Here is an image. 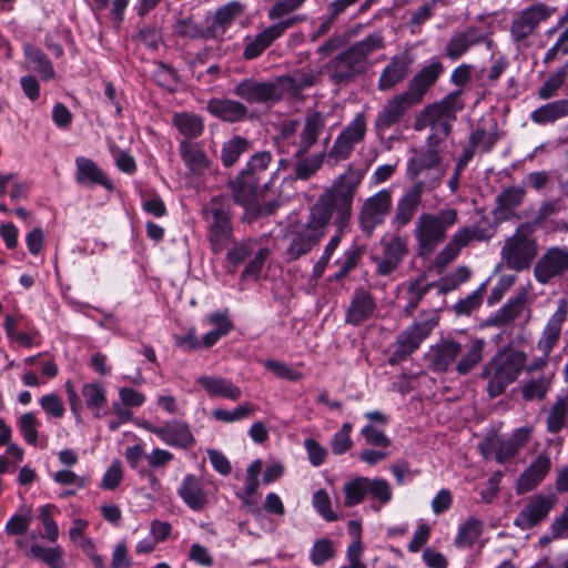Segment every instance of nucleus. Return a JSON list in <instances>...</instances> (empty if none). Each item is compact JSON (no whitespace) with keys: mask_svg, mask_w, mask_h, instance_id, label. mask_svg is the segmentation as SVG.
<instances>
[{"mask_svg":"<svg viewBox=\"0 0 568 568\" xmlns=\"http://www.w3.org/2000/svg\"><path fill=\"white\" fill-rule=\"evenodd\" d=\"M364 178L361 169L348 166L332 185L322 193L311 207L307 222L290 229L284 235L287 242L284 251L286 262H294L307 255L326 234V227L333 221L336 229L345 231L349 225L353 202Z\"/></svg>","mask_w":568,"mask_h":568,"instance_id":"f257e3e1","label":"nucleus"},{"mask_svg":"<svg viewBox=\"0 0 568 568\" xmlns=\"http://www.w3.org/2000/svg\"><path fill=\"white\" fill-rule=\"evenodd\" d=\"M485 341L476 338L463 346L454 339H444L429 347L428 367L435 373L455 372L466 376L484 359Z\"/></svg>","mask_w":568,"mask_h":568,"instance_id":"f03ea898","label":"nucleus"},{"mask_svg":"<svg viewBox=\"0 0 568 568\" xmlns=\"http://www.w3.org/2000/svg\"><path fill=\"white\" fill-rule=\"evenodd\" d=\"M272 161L268 151L257 152L251 156L245 168L230 182L235 203L246 206L253 203L270 187L271 179H266Z\"/></svg>","mask_w":568,"mask_h":568,"instance_id":"7ed1b4c3","label":"nucleus"},{"mask_svg":"<svg viewBox=\"0 0 568 568\" xmlns=\"http://www.w3.org/2000/svg\"><path fill=\"white\" fill-rule=\"evenodd\" d=\"M527 355L521 351L503 349L497 352L481 368L479 377L487 381L486 392L489 398L504 394L520 375Z\"/></svg>","mask_w":568,"mask_h":568,"instance_id":"20e7f679","label":"nucleus"},{"mask_svg":"<svg viewBox=\"0 0 568 568\" xmlns=\"http://www.w3.org/2000/svg\"><path fill=\"white\" fill-rule=\"evenodd\" d=\"M457 221L458 211L454 207H446L434 213H420L413 230L418 255L428 256L434 253L445 241L448 230Z\"/></svg>","mask_w":568,"mask_h":568,"instance_id":"39448f33","label":"nucleus"},{"mask_svg":"<svg viewBox=\"0 0 568 568\" xmlns=\"http://www.w3.org/2000/svg\"><path fill=\"white\" fill-rule=\"evenodd\" d=\"M463 89H457L446 94L440 101L426 106L415 122V130L422 131L429 128L433 136L444 140L450 132V123L456 120V114L465 106Z\"/></svg>","mask_w":568,"mask_h":568,"instance_id":"423d86ee","label":"nucleus"},{"mask_svg":"<svg viewBox=\"0 0 568 568\" xmlns=\"http://www.w3.org/2000/svg\"><path fill=\"white\" fill-rule=\"evenodd\" d=\"M207 227V240L214 254L222 253L233 241L231 202L223 195L212 197L202 207Z\"/></svg>","mask_w":568,"mask_h":568,"instance_id":"0eeeda50","label":"nucleus"},{"mask_svg":"<svg viewBox=\"0 0 568 568\" xmlns=\"http://www.w3.org/2000/svg\"><path fill=\"white\" fill-rule=\"evenodd\" d=\"M536 227L531 223L519 224L514 234L506 239L500 255L508 270H528L538 254V243L534 237Z\"/></svg>","mask_w":568,"mask_h":568,"instance_id":"6e6552de","label":"nucleus"},{"mask_svg":"<svg viewBox=\"0 0 568 568\" xmlns=\"http://www.w3.org/2000/svg\"><path fill=\"white\" fill-rule=\"evenodd\" d=\"M496 233V225L486 216L470 226H465L455 232L449 242L438 253L436 264L439 267L447 266L471 241L484 242L490 240Z\"/></svg>","mask_w":568,"mask_h":568,"instance_id":"1a4fd4ad","label":"nucleus"},{"mask_svg":"<svg viewBox=\"0 0 568 568\" xmlns=\"http://www.w3.org/2000/svg\"><path fill=\"white\" fill-rule=\"evenodd\" d=\"M439 176L434 180H418L398 197L390 224L395 230L407 226L416 216L423 204V195L438 187Z\"/></svg>","mask_w":568,"mask_h":568,"instance_id":"9d476101","label":"nucleus"},{"mask_svg":"<svg viewBox=\"0 0 568 568\" xmlns=\"http://www.w3.org/2000/svg\"><path fill=\"white\" fill-rule=\"evenodd\" d=\"M425 312L420 313V321H415L412 325L407 326L400 334L397 335L395 341V349L389 357L392 365L406 359L409 355L415 353L420 344L432 334L438 325V316L423 318Z\"/></svg>","mask_w":568,"mask_h":568,"instance_id":"9b49d317","label":"nucleus"},{"mask_svg":"<svg viewBox=\"0 0 568 568\" xmlns=\"http://www.w3.org/2000/svg\"><path fill=\"white\" fill-rule=\"evenodd\" d=\"M393 206L392 191L383 189L364 200L358 211V227L366 237H372L389 215Z\"/></svg>","mask_w":568,"mask_h":568,"instance_id":"f8f14e48","label":"nucleus"},{"mask_svg":"<svg viewBox=\"0 0 568 568\" xmlns=\"http://www.w3.org/2000/svg\"><path fill=\"white\" fill-rule=\"evenodd\" d=\"M568 273V247L550 246L539 256L534 265V277L541 285H549Z\"/></svg>","mask_w":568,"mask_h":568,"instance_id":"ddd939ff","label":"nucleus"},{"mask_svg":"<svg viewBox=\"0 0 568 568\" xmlns=\"http://www.w3.org/2000/svg\"><path fill=\"white\" fill-rule=\"evenodd\" d=\"M440 140H437V136H433V134L428 138V146L426 149H422L415 153L407 162V176L412 181L420 180L419 176L426 172H430V176L425 180H434L439 176L438 186L442 183L443 178L446 172L442 166V156L438 150L435 148V144Z\"/></svg>","mask_w":568,"mask_h":568,"instance_id":"4468645a","label":"nucleus"},{"mask_svg":"<svg viewBox=\"0 0 568 568\" xmlns=\"http://www.w3.org/2000/svg\"><path fill=\"white\" fill-rule=\"evenodd\" d=\"M233 93L248 104L258 105H272L283 97L277 79L261 81L256 78H245L235 84Z\"/></svg>","mask_w":568,"mask_h":568,"instance_id":"2eb2a0df","label":"nucleus"},{"mask_svg":"<svg viewBox=\"0 0 568 568\" xmlns=\"http://www.w3.org/2000/svg\"><path fill=\"white\" fill-rule=\"evenodd\" d=\"M558 501V497L554 493H538L530 496L518 513L514 520V525L521 530H529L542 523Z\"/></svg>","mask_w":568,"mask_h":568,"instance_id":"dca6fc26","label":"nucleus"},{"mask_svg":"<svg viewBox=\"0 0 568 568\" xmlns=\"http://www.w3.org/2000/svg\"><path fill=\"white\" fill-rule=\"evenodd\" d=\"M546 3L538 2L521 10L510 23V36L514 42H521L531 36L538 26L548 20L555 12Z\"/></svg>","mask_w":568,"mask_h":568,"instance_id":"f3484780","label":"nucleus"},{"mask_svg":"<svg viewBox=\"0 0 568 568\" xmlns=\"http://www.w3.org/2000/svg\"><path fill=\"white\" fill-rule=\"evenodd\" d=\"M367 68L368 61H365L352 45L338 53L327 64L329 78L336 84L349 82L365 73Z\"/></svg>","mask_w":568,"mask_h":568,"instance_id":"a211bd4d","label":"nucleus"},{"mask_svg":"<svg viewBox=\"0 0 568 568\" xmlns=\"http://www.w3.org/2000/svg\"><path fill=\"white\" fill-rule=\"evenodd\" d=\"M304 19L305 18L303 16L290 17L265 28L253 39L248 40L244 48L243 57L246 60L258 58L276 39H278L284 33L285 30L292 28L298 22L304 21Z\"/></svg>","mask_w":568,"mask_h":568,"instance_id":"6ab92c4d","label":"nucleus"},{"mask_svg":"<svg viewBox=\"0 0 568 568\" xmlns=\"http://www.w3.org/2000/svg\"><path fill=\"white\" fill-rule=\"evenodd\" d=\"M414 105L416 104L404 92L393 95L376 115L374 121L376 133L384 138L385 132L397 125Z\"/></svg>","mask_w":568,"mask_h":568,"instance_id":"aec40b11","label":"nucleus"},{"mask_svg":"<svg viewBox=\"0 0 568 568\" xmlns=\"http://www.w3.org/2000/svg\"><path fill=\"white\" fill-rule=\"evenodd\" d=\"M383 252L375 258L376 273L381 276H388L398 268L408 254L407 240L395 235L389 241L383 242Z\"/></svg>","mask_w":568,"mask_h":568,"instance_id":"412c9836","label":"nucleus"},{"mask_svg":"<svg viewBox=\"0 0 568 568\" xmlns=\"http://www.w3.org/2000/svg\"><path fill=\"white\" fill-rule=\"evenodd\" d=\"M568 302L565 298L558 301V305L554 314L547 321L541 335L537 342V347L542 355L549 356L554 347L558 344L562 325L567 321Z\"/></svg>","mask_w":568,"mask_h":568,"instance_id":"4be33fe9","label":"nucleus"},{"mask_svg":"<svg viewBox=\"0 0 568 568\" xmlns=\"http://www.w3.org/2000/svg\"><path fill=\"white\" fill-rule=\"evenodd\" d=\"M444 72V65L440 61H432L423 67L409 81L408 88L404 93L415 103L422 102L426 92L435 84Z\"/></svg>","mask_w":568,"mask_h":568,"instance_id":"5701e85b","label":"nucleus"},{"mask_svg":"<svg viewBox=\"0 0 568 568\" xmlns=\"http://www.w3.org/2000/svg\"><path fill=\"white\" fill-rule=\"evenodd\" d=\"M331 113L320 111L307 112L303 129L300 133V141L295 151V156H304L310 149L317 142L318 136L324 132Z\"/></svg>","mask_w":568,"mask_h":568,"instance_id":"b1692460","label":"nucleus"},{"mask_svg":"<svg viewBox=\"0 0 568 568\" xmlns=\"http://www.w3.org/2000/svg\"><path fill=\"white\" fill-rule=\"evenodd\" d=\"M414 62L408 51L392 57L390 61L382 70L377 88L379 91H389L402 82L409 73Z\"/></svg>","mask_w":568,"mask_h":568,"instance_id":"393cba45","label":"nucleus"},{"mask_svg":"<svg viewBox=\"0 0 568 568\" xmlns=\"http://www.w3.org/2000/svg\"><path fill=\"white\" fill-rule=\"evenodd\" d=\"M242 13L243 4L239 1H231L217 9L212 16H206L205 21L211 39H223L227 29Z\"/></svg>","mask_w":568,"mask_h":568,"instance_id":"a878e982","label":"nucleus"},{"mask_svg":"<svg viewBox=\"0 0 568 568\" xmlns=\"http://www.w3.org/2000/svg\"><path fill=\"white\" fill-rule=\"evenodd\" d=\"M550 468V457L546 454H539L520 474L516 484L517 494L523 495L534 490L546 478Z\"/></svg>","mask_w":568,"mask_h":568,"instance_id":"bb28decb","label":"nucleus"},{"mask_svg":"<svg viewBox=\"0 0 568 568\" xmlns=\"http://www.w3.org/2000/svg\"><path fill=\"white\" fill-rule=\"evenodd\" d=\"M485 40L484 32L476 26H468L465 30L455 32L445 47V54L455 61L468 52V50Z\"/></svg>","mask_w":568,"mask_h":568,"instance_id":"cd10ccee","label":"nucleus"},{"mask_svg":"<svg viewBox=\"0 0 568 568\" xmlns=\"http://www.w3.org/2000/svg\"><path fill=\"white\" fill-rule=\"evenodd\" d=\"M375 310L376 302L373 294L367 290L357 288L346 310L345 322L358 326L368 321L374 315Z\"/></svg>","mask_w":568,"mask_h":568,"instance_id":"c85d7f7f","label":"nucleus"},{"mask_svg":"<svg viewBox=\"0 0 568 568\" xmlns=\"http://www.w3.org/2000/svg\"><path fill=\"white\" fill-rule=\"evenodd\" d=\"M526 191L520 186H509L496 196V205L493 210L494 219L497 222L520 219L516 213L525 197Z\"/></svg>","mask_w":568,"mask_h":568,"instance_id":"c756f323","label":"nucleus"},{"mask_svg":"<svg viewBox=\"0 0 568 568\" xmlns=\"http://www.w3.org/2000/svg\"><path fill=\"white\" fill-rule=\"evenodd\" d=\"M527 311L526 322L530 318V308L527 307L526 294H519L509 298L494 315L487 318V325L494 327H506L511 325L523 313Z\"/></svg>","mask_w":568,"mask_h":568,"instance_id":"7c9ffc66","label":"nucleus"},{"mask_svg":"<svg viewBox=\"0 0 568 568\" xmlns=\"http://www.w3.org/2000/svg\"><path fill=\"white\" fill-rule=\"evenodd\" d=\"M178 495L194 511L203 510L209 504V496L201 479L193 474H186L183 477L178 488Z\"/></svg>","mask_w":568,"mask_h":568,"instance_id":"2f4dec72","label":"nucleus"},{"mask_svg":"<svg viewBox=\"0 0 568 568\" xmlns=\"http://www.w3.org/2000/svg\"><path fill=\"white\" fill-rule=\"evenodd\" d=\"M75 181L79 185H101L104 189L113 190V184L106 173L91 159L79 156L75 159Z\"/></svg>","mask_w":568,"mask_h":568,"instance_id":"473e14b6","label":"nucleus"},{"mask_svg":"<svg viewBox=\"0 0 568 568\" xmlns=\"http://www.w3.org/2000/svg\"><path fill=\"white\" fill-rule=\"evenodd\" d=\"M156 436L166 445L187 449L193 446L195 438L189 425L181 420H172L158 430Z\"/></svg>","mask_w":568,"mask_h":568,"instance_id":"72a5a7b5","label":"nucleus"},{"mask_svg":"<svg viewBox=\"0 0 568 568\" xmlns=\"http://www.w3.org/2000/svg\"><path fill=\"white\" fill-rule=\"evenodd\" d=\"M207 111L227 122L242 121L247 114V108L240 101L213 98L207 102Z\"/></svg>","mask_w":568,"mask_h":568,"instance_id":"f704fd0d","label":"nucleus"},{"mask_svg":"<svg viewBox=\"0 0 568 568\" xmlns=\"http://www.w3.org/2000/svg\"><path fill=\"white\" fill-rule=\"evenodd\" d=\"M180 155L193 174H202L210 166V161L199 143L182 140L179 144Z\"/></svg>","mask_w":568,"mask_h":568,"instance_id":"c9c22d12","label":"nucleus"},{"mask_svg":"<svg viewBox=\"0 0 568 568\" xmlns=\"http://www.w3.org/2000/svg\"><path fill=\"white\" fill-rule=\"evenodd\" d=\"M210 396H221L231 400H237L242 392L232 381L223 377L200 376L196 379Z\"/></svg>","mask_w":568,"mask_h":568,"instance_id":"e433bc0d","label":"nucleus"},{"mask_svg":"<svg viewBox=\"0 0 568 568\" xmlns=\"http://www.w3.org/2000/svg\"><path fill=\"white\" fill-rule=\"evenodd\" d=\"M318 81V73L312 69L297 70L292 74L277 78L280 88L292 95L300 94L304 89L314 85Z\"/></svg>","mask_w":568,"mask_h":568,"instance_id":"4c0bfd02","label":"nucleus"},{"mask_svg":"<svg viewBox=\"0 0 568 568\" xmlns=\"http://www.w3.org/2000/svg\"><path fill=\"white\" fill-rule=\"evenodd\" d=\"M568 115V99H561L546 103L530 114L534 123L545 125Z\"/></svg>","mask_w":568,"mask_h":568,"instance_id":"58836bf2","label":"nucleus"},{"mask_svg":"<svg viewBox=\"0 0 568 568\" xmlns=\"http://www.w3.org/2000/svg\"><path fill=\"white\" fill-rule=\"evenodd\" d=\"M498 140L499 134L496 130L495 123L489 129H487L485 125H478L470 133L468 145L465 150L471 151L473 156L475 155L478 148H480L483 152L488 153L494 149Z\"/></svg>","mask_w":568,"mask_h":568,"instance_id":"ea45409f","label":"nucleus"},{"mask_svg":"<svg viewBox=\"0 0 568 568\" xmlns=\"http://www.w3.org/2000/svg\"><path fill=\"white\" fill-rule=\"evenodd\" d=\"M23 52L27 61L32 65V70L39 73L43 80L48 81L54 78L53 65L43 51L32 44H26Z\"/></svg>","mask_w":568,"mask_h":568,"instance_id":"a19ab883","label":"nucleus"},{"mask_svg":"<svg viewBox=\"0 0 568 568\" xmlns=\"http://www.w3.org/2000/svg\"><path fill=\"white\" fill-rule=\"evenodd\" d=\"M172 122L179 132L191 140L199 138L204 131L202 118L194 113L180 112L173 115Z\"/></svg>","mask_w":568,"mask_h":568,"instance_id":"79ce46f5","label":"nucleus"},{"mask_svg":"<svg viewBox=\"0 0 568 568\" xmlns=\"http://www.w3.org/2000/svg\"><path fill=\"white\" fill-rule=\"evenodd\" d=\"M435 286V282L425 284L423 276L412 281L405 293L406 304L403 307L404 315L407 317L412 316L423 297Z\"/></svg>","mask_w":568,"mask_h":568,"instance_id":"37998d69","label":"nucleus"},{"mask_svg":"<svg viewBox=\"0 0 568 568\" xmlns=\"http://www.w3.org/2000/svg\"><path fill=\"white\" fill-rule=\"evenodd\" d=\"M484 524L476 517H469L458 527L454 545L457 548H470L483 532Z\"/></svg>","mask_w":568,"mask_h":568,"instance_id":"c03bdc74","label":"nucleus"},{"mask_svg":"<svg viewBox=\"0 0 568 568\" xmlns=\"http://www.w3.org/2000/svg\"><path fill=\"white\" fill-rule=\"evenodd\" d=\"M81 395L93 416L100 418L101 409L106 404L105 388L100 383H87L81 388Z\"/></svg>","mask_w":568,"mask_h":568,"instance_id":"a18cd8bd","label":"nucleus"},{"mask_svg":"<svg viewBox=\"0 0 568 568\" xmlns=\"http://www.w3.org/2000/svg\"><path fill=\"white\" fill-rule=\"evenodd\" d=\"M251 143L243 136H234L223 144L221 160L225 168L234 165L250 150Z\"/></svg>","mask_w":568,"mask_h":568,"instance_id":"49530a36","label":"nucleus"},{"mask_svg":"<svg viewBox=\"0 0 568 568\" xmlns=\"http://www.w3.org/2000/svg\"><path fill=\"white\" fill-rule=\"evenodd\" d=\"M568 417V399L557 397L556 402L550 408L546 424L547 432L550 434H558L565 427Z\"/></svg>","mask_w":568,"mask_h":568,"instance_id":"de8ad7c7","label":"nucleus"},{"mask_svg":"<svg viewBox=\"0 0 568 568\" xmlns=\"http://www.w3.org/2000/svg\"><path fill=\"white\" fill-rule=\"evenodd\" d=\"M174 32L183 38L210 40L206 21L197 23L192 18H184L176 21Z\"/></svg>","mask_w":568,"mask_h":568,"instance_id":"09e8293b","label":"nucleus"},{"mask_svg":"<svg viewBox=\"0 0 568 568\" xmlns=\"http://www.w3.org/2000/svg\"><path fill=\"white\" fill-rule=\"evenodd\" d=\"M552 384L550 376L541 375L527 381L521 385V395L525 400L542 399L546 397Z\"/></svg>","mask_w":568,"mask_h":568,"instance_id":"8fccbe9b","label":"nucleus"},{"mask_svg":"<svg viewBox=\"0 0 568 568\" xmlns=\"http://www.w3.org/2000/svg\"><path fill=\"white\" fill-rule=\"evenodd\" d=\"M568 77V61L556 72L550 74L538 90V98L548 100L557 95L558 90L564 85Z\"/></svg>","mask_w":568,"mask_h":568,"instance_id":"3c124183","label":"nucleus"},{"mask_svg":"<svg viewBox=\"0 0 568 568\" xmlns=\"http://www.w3.org/2000/svg\"><path fill=\"white\" fill-rule=\"evenodd\" d=\"M294 176L297 180H308L313 176L323 164V154H314L308 158L295 156Z\"/></svg>","mask_w":568,"mask_h":568,"instance_id":"603ef678","label":"nucleus"},{"mask_svg":"<svg viewBox=\"0 0 568 568\" xmlns=\"http://www.w3.org/2000/svg\"><path fill=\"white\" fill-rule=\"evenodd\" d=\"M344 505L353 507L361 504L367 495V477H357L344 485Z\"/></svg>","mask_w":568,"mask_h":568,"instance_id":"864d4df0","label":"nucleus"},{"mask_svg":"<svg viewBox=\"0 0 568 568\" xmlns=\"http://www.w3.org/2000/svg\"><path fill=\"white\" fill-rule=\"evenodd\" d=\"M256 409V405L246 402L233 410L216 408L212 412V416L219 422L234 423L250 417Z\"/></svg>","mask_w":568,"mask_h":568,"instance_id":"5fc2aeb1","label":"nucleus"},{"mask_svg":"<svg viewBox=\"0 0 568 568\" xmlns=\"http://www.w3.org/2000/svg\"><path fill=\"white\" fill-rule=\"evenodd\" d=\"M17 426L29 445L36 446L38 444V428L41 426V423L34 413L28 412L22 414L18 418Z\"/></svg>","mask_w":568,"mask_h":568,"instance_id":"6e6d98bb","label":"nucleus"},{"mask_svg":"<svg viewBox=\"0 0 568 568\" xmlns=\"http://www.w3.org/2000/svg\"><path fill=\"white\" fill-rule=\"evenodd\" d=\"M32 557L40 559L50 568H64L62 550L60 547L45 548L40 545H32L30 548Z\"/></svg>","mask_w":568,"mask_h":568,"instance_id":"4d7b16f0","label":"nucleus"},{"mask_svg":"<svg viewBox=\"0 0 568 568\" xmlns=\"http://www.w3.org/2000/svg\"><path fill=\"white\" fill-rule=\"evenodd\" d=\"M385 47L382 32H373L363 40L352 44V48L365 60L368 61L369 54Z\"/></svg>","mask_w":568,"mask_h":568,"instance_id":"13d9d810","label":"nucleus"},{"mask_svg":"<svg viewBox=\"0 0 568 568\" xmlns=\"http://www.w3.org/2000/svg\"><path fill=\"white\" fill-rule=\"evenodd\" d=\"M255 242L251 239L233 244L226 253V261L233 267H237L254 252Z\"/></svg>","mask_w":568,"mask_h":568,"instance_id":"bf43d9fd","label":"nucleus"},{"mask_svg":"<svg viewBox=\"0 0 568 568\" xmlns=\"http://www.w3.org/2000/svg\"><path fill=\"white\" fill-rule=\"evenodd\" d=\"M334 557L335 548L331 539L321 538L314 542L310 554V559L313 565L322 566Z\"/></svg>","mask_w":568,"mask_h":568,"instance_id":"052dcab7","label":"nucleus"},{"mask_svg":"<svg viewBox=\"0 0 568 568\" xmlns=\"http://www.w3.org/2000/svg\"><path fill=\"white\" fill-rule=\"evenodd\" d=\"M366 133V119L364 113H357L351 123L339 133L343 139L353 145L362 142Z\"/></svg>","mask_w":568,"mask_h":568,"instance_id":"680f3d73","label":"nucleus"},{"mask_svg":"<svg viewBox=\"0 0 568 568\" xmlns=\"http://www.w3.org/2000/svg\"><path fill=\"white\" fill-rule=\"evenodd\" d=\"M343 233L344 231L339 232V229H336V234L331 237L324 247L322 256L313 266V276L321 277L324 274L333 253L341 243Z\"/></svg>","mask_w":568,"mask_h":568,"instance_id":"e2e57ef3","label":"nucleus"},{"mask_svg":"<svg viewBox=\"0 0 568 568\" xmlns=\"http://www.w3.org/2000/svg\"><path fill=\"white\" fill-rule=\"evenodd\" d=\"M57 510L54 505H44L40 508L39 519L44 528V537L51 542H55L59 537V528L53 520V511Z\"/></svg>","mask_w":568,"mask_h":568,"instance_id":"0e129e2a","label":"nucleus"},{"mask_svg":"<svg viewBox=\"0 0 568 568\" xmlns=\"http://www.w3.org/2000/svg\"><path fill=\"white\" fill-rule=\"evenodd\" d=\"M367 495L378 500L382 505L387 504L393 496L388 481L383 478H367Z\"/></svg>","mask_w":568,"mask_h":568,"instance_id":"69168bd1","label":"nucleus"},{"mask_svg":"<svg viewBox=\"0 0 568 568\" xmlns=\"http://www.w3.org/2000/svg\"><path fill=\"white\" fill-rule=\"evenodd\" d=\"M270 256V250L267 247H261L255 253L252 260L246 264L242 272V278H254L256 280Z\"/></svg>","mask_w":568,"mask_h":568,"instance_id":"338daca9","label":"nucleus"},{"mask_svg":"<svg viewBox=\"0 0 568 568\" xmlns=\"http://www.w3.org/2000/svg\"><path fill=\"white\" fill-rule=\"evenodd\" d=\"M484 290L485 284H481L476 291L459 300L454 306L456 314L469 315L473 311L477 310L483 302Z\"/></svg>","mask_w":568,"mask_h":568,"instance_id":"774afa93","label":"nucleus"}]
</instances>
